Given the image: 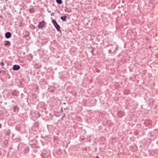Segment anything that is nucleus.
<instances>
[{
	"label": "nucleus",
	"instance_id": "6e6552de",
	"mask_svg": "<svg viewBox=\"0 0 158 158\" xmlns=\"http://www.w3.org/2000/svg\"><path fill=\"white\" fill-rule=\"evenodd\" d=\"M1 65L2 66H3L4 65V64L3 62H2L1 63Z\"/></svg>",
	"mask_w": 158,
	"mask_h": 158
},
{
	"label": "nucleus",
	"instance_id": "9b49d317",
	"mask_svg": "<svg viewBox=\"0 0 158 158\" xmlns=\"http://www.w3.org/2000/svg\"><path fill=\"white\" fill-rule=\"evenodd\" d=\"M90 49H92V47H91V48H89Z\"/></svg>",
	"mask_w": 158,
	"mask_h": 158
},
{
	"label": "nucleus",
	"instance_id": "423d86ee",
	"mask_svg": "<svg viewBox=\"0 0 158 158\" xmlns=\"http://www.w3.org/2000/svg\"><path fill=\"white\" fill-rule=\"evenodd\" d=\"M5 46H9L10 45V42L8 41H6V43L5 44Z\"/></svg>",
	"mask_w": 158,
	"mask_h": 158
},
{
	"label": "nucleus",
	"instance_id": "7ed1b4c3",
	"mask_svg": "<svg viewBox=\"0 0 158 158\" xmlns=\"http://www.w3.org/2000/svg\"><path fill=\"white\" fill-rule=\"evenodd\" d=\"M20 68L19 66L17 65H15L13 66V69L14 70H19Z\"/></svg>",
	"mask_w": 158,
	"mask_h": 158
},
{
	"label": "nucleus",
	"instance_id": "f8f14e48",
	"mask_svg": "<svg viewBox=\"0 0 158 158\" xmlns=\"http://www.w3.org/2000/svg\"><path fill=\"white\" fill-rule=\"evenodd\" d=\"M16 110V109H15V110H14V111H15V110Z\"/></svg>",
	"mask_w": 158,
	"mask_h": 158
},
{
	"label": "nucleus",
	"instance_id": "1a4fd4ad",
	"mask_svg": "<svg viewBox=\"0 0 158 158\" xmlns=\"http://www.w3.org/2000/svg\"><path fill=\"white\" fill-rule=\"evenodd\" d=\"M54 13H52V14H51V16H52V15H54Z\"/></svg>",
	"mask_w": 158,
	"mask_h": 158
},
{
	"label": "nucleus",
	"instance_id": "39448f33",
	"mask_svg": "<svg viewBox=\"0 0 158 158\" xmlns=\"http://www.w3.org/2000/svg\"><path fill=\"white\" fill-rule=\"evenodd\" d=\"M67 17L66 16H61L60 17V19H62V20L65 21H66V19L67 18Z\"/></svg>",
	"mask_w": 158,
	"mask_h": 158
},
{
	"label": "nucleus",
	"instance_id": "f03ea898",
	"mask_svg": "<svg viewBox=\"0 0 158 158\" xmlns=\"http://www.w3.org/2000/svg\"><path fill=\"white\" fill-rule=\"evenodd\" d=\"M44 24L45 22L44 21L41 22L38 25L39 28L40 29H42L44 27Z\"/></svg>",
	"mask_w": 158,
	"mask_h": 158
},
{
	"label": "nucleus",
	"instance_id": "9d476101",
	"mask_svg": "<svg viewBox=\"0 0 158 158\" xmlns=\"http://www.w3.org/2000/svg\"><path fill=\"white\" fill-rule=\"evenodd\" d=\"M96 158H99V157L98 156H97L96 157Z\"/></svg>",
	"mask_w": 158,
	"mask_h": 158
},
{
	"label": "nucleus",
	"instance_id": "ddd939ff",
	"mask_svg": "<svg viewBox=\"0 0 158 158\" xmlns=\"http://www.w3.org/2000/svg\"><path fill=\"white\" fill-rule=\"evenodd\" d=\"M48 12H50L51 11H48Z\"/></svg>",
	"mask_w": 158,
	"mask_h": 158
},
{
	"label": "nucleus",
	"instance_id": "f257e3e1",
	"mask_svg": "<svg viewBox=\"0 0 158 158\" xmlns=\"http://www.w3.org/2000/svg\"><path fill=\"white\" fill-rule=\"evenodd\" d=\"M52 23L53 24L54 26L56 29L58 31H59L60 32H61V31L60 30V26L59 25L57 24L56 22L55 21V20L53 19L52 20Z\"/></svg>",
	"mask_w": 158,
	"mask_h": 158
},
{
	"label": "nucleus",
	"instance_id": "20e7f679",
	"mask_svg": "<svg viewBox=\"0 0 158 158\" xmlns=\"http://www.w3.org/2000/svg\"><path fill=\"white\" fill-rule=\"evenodd\" d=\"M11 36V34L10 32H7L5 34V37L6 38H9Z\"/></svg>",
	"mask_w": 158,
	"mask_h": 158
},
{
	"label": "nucleus",
	"instance_id": "0eeeda50",
	"mask_svg": "<svg viewBox=\"0 0 158 158\" xmlns=\"http://www.w3.org/2000/svg\"><path fill=\"white\" fill-rule=\"evenodd\" d=\"M56 2L59 4H61L62 3L61 0H56Z\"/></svg>",
	"mask_w": 158,
	"mask_h": 158
}]
</instances>
